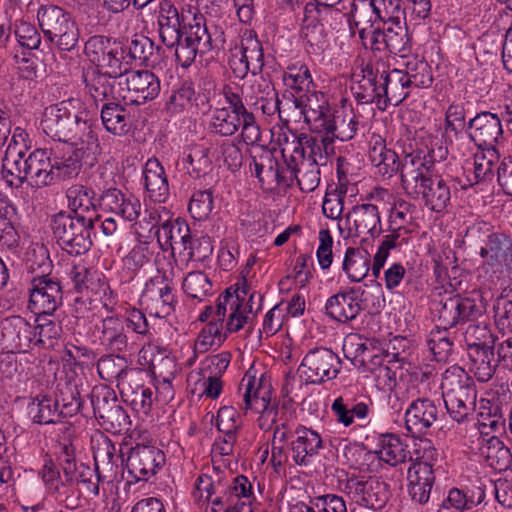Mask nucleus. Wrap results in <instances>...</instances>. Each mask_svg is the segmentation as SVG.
<instances>
[{
	"label": "nucleus",
	"instance_id": "obj_1",
	"mask_svg": "<svg viewBox=\"0 0 512 512\" xmlns=\"http://www.w3.org/2000/svg\"><path fill=\"white\" fill-rule=\"evenodd\" d=\"M245 296V289H237L234 293L226 290L219 296L215 321H210L199 333L194 345L196 352L205 353L223 342L225 336L222 334V329L228 311L226 328L230 333L238 332L253 322L262 307L263 296L256 292L251 293L249 299H245Z\"/></svg>",
	"mask_w": 512,
	"mask_h": 512
},
{
	"label": "nucleus",
	"instance_id": "obj_2",
	"mask_svg": "<svg viewBox=\"0 0 512 512\" xmlns=\"http://www.w3.org/2000/svg\"><path fill=\"white\" fill-rule=\"evenodd\" d=\"M2 176L10 186H21L25 181L42 188L56 183L50 150L29 151L23 131L17 128L2 159Z\"/></svg>",
	"mask_w": 512,
	"mask_h": 512
},
{
	"label": "nucleus",
	"instance_id": "obj_3",
	"mask_svg": "<svg viewBox=\"0 0 512 512\" xmlns=\"http://www.w3.org/2000/svg\"><path fill=\"white\" fill-rule=\"evenodd\" d=\"M158 25L162 42L167 47H175L176 61L184 68L195 61L197 54H207L216 46L202 14H194L190 19L158 17Z\"/></svg>",
	"mask_w": 512,
	"mask_h": 512
},
{
	"label": "nucleus",
	"instance_id": "obj_4",
	"mask_svg": "<svg viewBox=\"0 0 512 512\" xmlns=\"http://www.w3.org/2000/svg\"><path fill=\"white\" fill-rule=\"evenodd\" d=\"M401 182L409 196L421 197L425 206L434 212H442L450 202V187L441 176L432 174L421 157L407 155L404 158Z\"/></svg>",
	"mask_w": 512,
	"mask_h": 512
},
{
	"label": "nucleus",
	"instance_id": "obj_5",
	"mask_svg": "<svg viewBox=\"0 0 512 512\" xmlns=\"http://www.w3.org/2000/svg\"><path fill=\"white\" fill-rule=\"evenodd\" d=\"M41 126L58 142L86 144V149L99 150L98 137L92 126L78 114L71 113L66 102L46 108Z\"/></svg>",
	"mask_w": 512,
	"mask_h": 512
},
{
	"label": "nucleus",
	"instance_id": "obj_6",
	"mask_svg": "<svg viewBox=\"0 0 512 512\" xmlns=\"http://www.w3.org/2000/svg\"><path fill=\"white\" fill-rule=\"evenodd\" d=\"M91 448L95 469L92 470L83 463H76L74 479L69 483L72 485L79 482L88 483L91 493L97 496L100 483H109L116 478L119 456L114 443L103 433H97L91 437Z\"/></svg>",
	"mask_w": 512,
	"mask_h": 512
},
{
	"label": "nucleus",
	"instance_id": "obj_7",
	"mask_svg": "<svg viewBox=\"0 0 512 512\" xmlns=\"http://www.w3.org/2000/svg\"><path fill=\"white\" fill-rule=\"evenodd\" d=\"M384 13H376L383 20V27L372 32V48L374 50H388L394 55L406 57L411 51L410 38L405 22V12L401 8L400 0H382Z\"/></svg>",
	"mask_w": 512,
	"mask_h": 512
},
{
	"label": "nucleus",
	"instance_id": "obj_8",
	"mask_svg": "<svg viewBox=\"0 0 512 512\" xmlns=\"http://www.w3.org/2000/svg\"><path fill=\"white\" fill-rule=\"evenodd\" d=\"M445 407L458 423L467 419L476 407L477 391L474 380L459 366L448 368L441 382Z\"/></svg>",
	"mask_w": 512,
	"mask_h": 512
},
{
	"label": "nucleus",
	"instance_id": "obj_9",
	"mask_svg": "<svg viewBox=\"0 0 512 512\" xmlns=\"http://www.w3.org/2000/svg\"><path fill=\"white\" fill-rule=\"evenodd\" d=\"M92 217L78 214L59 213L53 219V234L58 245L70 255L78 256L88 252L92 246Z\"/></svg>",
	"mask_w": 512,
	"mask_h": 512
},
{
	"label": "nucleus",
	"instance_id": "obj_10",
	"mask_svg": "<svg viewBox=\"0 0 512 512\" xmlns=\"http://www.w3.org/2000/svg\"><path fill=\"white\" fill-rule=\"evenodd\" d=\"M41 31L60 51L73 50L79 41V30L70 14L59 6H42L37 13Z\"/></svg>",
	"mask_w": 512,
	"mask_h": 512
},
{
	"label": "nucleus",
	"instance_id": "obj_11",
	"mask_svg": "<svg viewBox=\"0 0 512 512\" xmlns=\"http://www.w3.org/2000/svg\"><path fill=\"white\" fill-rule=\"evenodd\" d=\"M338 484L351 501L372 510H381L390 497L388 484L377 477L346 473L339 477Z\"/></svg>",
	"mask_w": 512,
	"mask_h": 512
},
{
	"label": "nucleus",
	"instance_id": "obj_12",
	"mask_svg": "<svg viewBox=\"0 0 512 512\" xmlns=\"http://www.w3.org/2000/svg\"><path fill=\"white\" fill-rule=\"evenodd\" d=\"M481 307L473 298L444 293L432 300L431 311L437 328L446 331L480 316Z\"/></svg>",
	"mask_w": 512,
	"mask_h": 512
},
{
	"label": "nucleus",
	"instance_id": "obj_13",
	"mask_svg": "<svg viewBox=\"0 0 512 512\" xmlns=\"http://www.w3.org/2000/svg\"><path fill=\"white\" fill-rule=\"evenodd\" d=\"M423 454L416 450L415 460L408 468V490L413 501L423 505L429 501L435 483V474L432 462L435 460L436 449L431 442H423Z\"/></svg>",
	"mask_w": 512,
	"mask_h": 512
},
{
	"label": "nucleus",
	"instance_id": "obj_14",
	"mask_svg": "<svg viewBox=\"0 0 512 512\" xmlns=\"http://www.w3.org/2000/svg\"><path fill=\"white\" fill-rule=\"evenodd\" d=\"M341 369V360L331 349L314 348L304 356L299 372L306 382L321 384L336 378Z\"/></svg>",
	"mask_w": 512,
	"mask_h": 512
},
{
	"label": "nucleus",
	"instance_id": "obj_15",
	"mask_svg": "<svg viewBox=\"0 0 512 512\" xmlns=\"http://www.w3.org/2000/svg\"><path fill=\"white\" fill-rule=\"evenodd\" d=\"M56 182L76 177L85 156L95 155L99 150L86 149V144L58 142L50 149Z\"/></svg>",
	"mask_w": 512,
	"mask_h": 512
},
{
	"label": "nucleus",
	"instance_id": "obj_16",
	"mask_svg": "<svg viewBox=\"0 0 512 512\" xmlns=\"http://www.w3.org/2000/svg\"><path fill=\"white\" fill-rule=\"evenodd\" d=\"M294 105L312 130L322 133V131L331 132L335 129L333 113L323 93L308 91L305 95L295 98Z\"/></svg>",
	"mask_w": 512,
	"mask_h": 512
},
{
	"label": "nucleus",
	"instance_id": "obj_17",
	"mask_svg": "<svg viewBox=\"0 0 512 512\" xmlns=\"http://www.w3.org/2000/svg\"><path fill=\"white\" fill-rule=\"evenodd\" d=\"M243 388L242 403H239L240 409L245 413L248 411L259 413L261 414L260 419L266 416L272 417V421L275 422L274 417L277 410L274 405H271V387L264 383L263 377L256 379L254 376L246 374L240 383L239 390Z\"/></svg>",
	"mask_w": 512,
	"mask_h": 512
},
{
	"label": "nucleus",
	"instance_id": "obj_18",
	"mask_svg": "<svg viewBox=\"0 0 512 512\" xmlns=\"http://www.w3.org/2000/svg\"><path fill=\"white\" fill-rule=\"evenodd\" d=\"M28 308L36 315H52L61 305L63 292L55 277L32 278Z\"/></svg>",
	"mask_w": 512,
	"mask_h": 512
},
{
	"label": "nucleus",
	"instance_id": "obj_19",
	"mask_svg": "<svg viewBox=\"0 0 512 512\" xmlns=\"http://www.w3.org/2000/svg\"><path fill=\"white\" fill-rule=\"evenodd\" d=\"M85 89L96 104L125 100L123 77L103 73L100 69H90L83 73Z\"/></svg>",
	"mask_w": 512,
	"mask_h": 512
},
{
	"label": "nucleus",
	"instance_id": "obj_20",
	"mask_svg": "<svg viewBox=\"0 0 512 512\" xmlns=\"http://www.w3.org/2000/svg\"><path fill=\"white\" fill-rule=\"evenodd\" d=\"M142 301L151 315L158 318L169 316L177 303L172 282L165 275L154 276L145 285Z\"/></svg>",
	"mask_w": 512,
	"mask_h": 512
},
{
	"label": "nucleus",
	"instance_id": "obj_21",
	"mask_svg": "<svg viewBox=\"0 0 512 512\" xmlns=\"http://www.w3.org/2000/svg\"><path fill=\"white\" fill-rule=\"evenodd\" d=\"M166 462L165 454L155 446L137 444L130 449L126 467L136 481H146L156 475Z\"/></svg>",
	"mask_w": 512,
	"mask_h": 512
},
{
	"label": "nucleus",
	"instance_id": "obj_22",
	"mask_svg": "<svg viewBox=\"0 0 512 512\" xmlns=\"http://www.w3.org/2000/svg\"><path fill=\"white\" fill-rule=\"evenodd\" d=\"M346 221L351 224L345 231L339 226L344 238L370 235L375 237L381 232V218L377 205L363 203L353 206L345 215Z\"/></svg>",
	"mask_w": 512,
	"mask_h": 512
},
{
	"label": "nucleus",
	"instance_id": "obj_23",
	"mask_svg": "<svg viewBox=\"0 0 512 512\" xmlns=\"http://www.w3.org/2000/svg\"><path fill=\"white\" fill-rule=\"evenodd\" d=\"M467 133L478 148H496L503 138L500 117L489 111L479 112L467 123Z\"/></svg>",
	"mask_w": 512,
	"mask_h": 512
},
{
	"label": "nucleus",
	"instance_id": "obj_24",
	"mask_svg": "<svg viewBox=\"0 0 512 512\" xmlns=\"http://www.w3.org/2000/svg\"><path fill=\"white\" fill-rule=\"evenodd\" d=\"M240 57L233 55L230 67L237 78L243 79L249 72L253 76L261 74L264 67L262 43L249 33L241 41Z\"/></svg>",
	"mask_w": 512,
	"mask_h": 512
},
{
	"label": "nucleus",
	"instance_id": "obj_25",
	"mask_svg": "<svg viewBox=\"0 0 512 512\" xmlns=\"http://www.w3.org/2000/svg\"><path fill=\"white\" fill-rule=\"evenodd\" d=\"M126 102L143 104L155 99L161 90L159 78L149 70L126 72L124 77Z\"/></svg>",
	"mask_w": 512,
	"mask_h": 512
},
{
	"label": "nucleus",
	"instance_id": "obj_26",
	"mask_svg": "<svg viewBox=\"0 0 512 512\" xmlns=\"http://www.w3.org/2000/svg\"><path fill=\"white\" fill-rule=\"evenodd\" d=\"M332 143V137L325 133L317 136L302 133L292 142V146L288 147L289 161L295 163L315 160L317 165H320V162L326 160L327 150Z\"/></svg>",
	"mask_w": 512,
	"mask_h": 512
},
{
	"label": "nucleus",
	"instance_id": "obj_27",
	"mask_svg": "<svg viewBox=\"0 0 512 512\" xmlns=\"http://www.w3.org/2000/svg\"><path fill=\"white\" fill-rule=\"evenodd\" d=\"M378 84H380V93L384 105L388 103L398 105L405 100L410 91L406 75L403 70H389L384 62L377 61Z\"/></svg>",
	"mask_w": 512,
	"mask_h": 512
},
{
	"label": "nucleus",
	"instance_id": "obj_28",
	"mask_svg": "<svg viewBox=\"0 0 512 512\" xmlns=\"http://www.w3.org/2000/svg\"><path fill=\"white\" fill-rule=\"evenodd\" d=\"M438 407L429 398L412 401L405 412V426L413 436L426 435L438 419Z\"/></svg>",
	"mask_w": 512,
	"mask_h": 512
},
{
	"label": "nucleus",
	"instance_id": "obj_29",
	"mask_svg": "<svg viewBox=\"0 0 512 512\" xmlns=\"http://www.w3.org/2000/svg\"><path fill=\"white\" fill-rule=\"evenodd\" d=\"M320 19L317 4L307 2L303 7L301 35L308 52L315 55L321 54L328 46L327 33Z\"/></svg>",
	"mask_w": 512,
	"mask_h": 512
},
{
	"label": "nucleus",
	"instance_id": "obj_30",
	"mask_svg": "<svg viewBox=\"0 0 512 512\" xmlns=\"http://www.w3.org/2000/svg\"><path fill=\"white\" fill-rule=\"evenodd\" d=\"M250 90L251 95L245 96V100L253 113L261 111L264 115L273 116L280 112L278 93L270 78L259 76L250 85Z\"/></svg>",
	"mask_w": 512,
	"mask_h": 512
},
{
	"label": "nucleus",
	"instance_id": "obj_31",
	"mask_svg": "<svg viewBox=\"0 0 512 512\" xmlns=\"http://www.w3.org/2000/svg\"><path fill=\"white\" fill-rule=\"evenodd\" d=\"M99 206L103 211L113 213L128 221L136 220L141 211V203L136 197L117 188H109L104 191L99 198Z\"/></svg>",
	"mask_w": 512,
	"mask_h": 512
},
{
	"label": "nucleus",
	"instance_id": "obj_32",
	"mask_svg": "<svg viewBox=\"0 0 512 512\" xmlns=\"http://www.w3.org/2000/svg\"><path fill=\"white\" fill-rule=\"evenodd\" d=\"M356 291V288L352 287L329 297L325 304L326 314L342 323L355 319L362 310L361 300Z\"/></svg>",
	"mask_w": 512,
	"mask_h": 512
},
{
	"label": "nucleus",
	"instance_id": "obj_33",
	"mask_svg": "<svg viewBox=\"0 0 512 512\" xmlns=\"http://www.w3.org/2000/svg\"><path fill=\"white\" fill-rule=\"evenodd\" d=\"M99 341L107 350L124 352L130 348L129 337L125 329V321L117 316L104 318L97 326Z\"/></svg>",
	"mask_w": 512,
	"mask_h": 512
},
{
	"label": "nucleus",
	"instance_id": "obj_34",
	"mask_svg": "<svg viewBox=\"0 0 512 512\" xmlns=\"http://www.w3.org/2000/svg\"><path fill=\"white\" fill-rule=\"evenodd\" d=\"M480 255L486 262L498 269L511 268L512 240L504 233L494 232L487 236L485 245L481 247Z\"/></svg>",
	"mask_w": 512,
	"mask_h": 512
},
{
	"label": "nucleus",
	"instance_id": "obj_35",
	"mask_svg": "<svg viewBox=\"0 0 512 512\" xmlns=\"http://www.w3.org/2000/svg\"><path fill=\"white\" fill-rule=\"evenodd\" d=\"M320 18H334L335 21L342 23L344 20L348 22L350 26L359 25L360 13L365 10H372L375 13H379V8L375 6L373 0H355L345 1L342 0V4H337L332 7H319Z\"/></svg>",
	"mask_w": 512,
	"mask_h": 512
},
{
	"label": "nucleus",
	"instance_id": "obj_36",
	"mask_svg": "<svg viewBox=\"0 0 512 512\" xmlns=\"http://www.w3.org/2000/svg\"><path fill=\"white\" fill-rule=\"evenodd\" d=\"M143 181L148 197L163 203L169 197V184L164 167L156 158L147 160L143 169Z\"/></svg>",
	"mask_w": 512,
	"mask_h": 512
},
{
	"label": "nucleus",
	"instance_id": "obj_37",
	"mask_svg": "<svg viewBox=\"0 0 512 512\" xmlns=\"http://www.w3.org/2000/svg\"><path fill=\"white\" fill-rule=\"evenodd\" d=\"M294 434L296 439L290 443L292 458L297 465H306L322 448V439L316 431L301 425L297 426Z\"/></svg>",
	"mask_w": 512,
	"mask_h": 512
},
{
	"label": "nucleus",
	"instance_id": "obj_38",
	"mask_svg": "<svg viewBox=\"0 0 512 512\" xmlns=\"http://www.w3.org/2000/svg\"><path fill=\"white\" fill-rule=\"evenodd\" d=\"M157 241L162 250H172L173 255L178 252L181 256L188 241H190V229L184 222L169 223L167 220L156 231Z\"/></svg>",
	"mask_w": 512,
	"mask_h": 512
},
{
	"label": "nucleus",
	"instance_id": "obj_39",
	"mask_svg": "<svg viewBox=\"0 0 512 512\" xmlns=\"http://www.w3.org/2000/svg\"><path fill=\"white\" fill-rule=\"evenodd\" d=\"M288 152V147H284L281 150L282 157L284 158L287 169L291 174V178H295L297 180V183L303 192L314 191L320 183L319 165H317L315 160H302L290 163Z\"/></svg>",
	"mask_w": 512,
	"mask_h": 512
},
{
	"label": "nucleus",
	"instance_id": "obj_40",
	"mask_svg": "<svg viewBox=\"0 0 512 512\" xmlns=\"http://www.w3.org/2000/svg\"><path fill=\"white\" fill-rule=\"evenodd\" d=\"M120 101L104 103L101 108V120L105 129L113 135H126L131 127V115Z\"/></svg>",
	"mask_w": 512,
	"mask_h": 512
},
{
	"label": "nucleus",
	"instance_id": "obj_41",
	"mask_svg": "<svg viewBox=\"0 0 512 512\" xmlns=\"http://www.w3.org/2000/svg\"><path fill=\"white\" fill-rule=\"evenodd\" d=\"M3 335L19 350H27L35 344L34 327L21 316H12L3 324Z\"/></svg>",
	"mask_w": 512,
	"mask_h": 512
},
{
	"label": "nucleus",
	"instance_id": "obj_42",
	"mask_svg": "<svg viewBox=\"0 0 512 512\" xmlns=\"http://www.w3.org/2000/svg\"><path fill=\"white\" fill-rule=\"evenodd\" d=\"M371 256L362 248L348 247L342 262V270L351 282H361L368 274Z\"/></svg>",
	"mask_w": 512,
	"mask_h": 512
},
{
	"label": "nucleus",
	"instance_id": "obj_43",
	"mask_svg": "<svg viewBox=\"0 0 512 512\" xmlns=\"http://www.w3.org/2000/svg\"><path fill=\"white\" fill-rule=\"evenodd\" d=\"M378 71L379 69L376 66V62L374 64L366 65L362 70V79L358 82L357 86L352 88L354 96L359 103H381L382 97L380 93V84H378Z\"/></svg>",
	"mask_w": 512,
	"mask_h": 512
},
{
	"label": "nucleus",
	"instance_id": "obj_44",
	"mask_svg": "<svg viewBox=\"0 0 512 512\" xmlns=\"http://www.w3.org/2000/svg\"><path fill=\"white\" fill-rule=\"evenodd\" d=\"M369 158L375 166L377 173L383 177L390 178L402 169L403 163L400 165L397 154L387 149L381 139H377L370 148Z\"/></svg>",
	"mask_w": 512,
	"mask_h": 512
},
{
	"label": "nucleus",
	"instance_id": "obj_45",
	"mask_svg": "<svg viewBox=\"0 0 512 512\" xmlns=\"http://www.w3.org/2000/svg\"><path fill=\"white\" fill-rule=\"evenodd\" d=\"M471 365L470 371L479 382H488L494 375L498 365L495 359L494 347L470 350L468 352Z\"/></svg>",
	"mask_w": 512,
	"mask_h": 512
},
{
	"label": "nucleus",
	"instance_id": "obj_46",
	"mask_svg": "<svg viewBox=\"0 0 512 512\" xmlns=\"http://www.w3.org/2000/svg\"><path fill=\"white\" fill-rule=\"evenodd\" d=\"M24 265L28 272L35 274L33 278L48 277L51 274L52 262L47 248L40 243H32L26 249Z\"/></svg>",
	"mask_w": 512,
	"mask_h": 512
},
{
	"label": "nucleus",
	"instance_id": "obj_47",
	"mask_svg": "<svg viewBox=\"0 0 512 512\" xmlns=\"http://www.w3.org/2000/svg\"><path fill=\"white\" fill-rule=\"evenodd\" d=\"M29 414L38 424L56 423L63 417L59 409V400L48 396L37 397L29 405Z\"/></svg>",
	"mask_w": 512,
	"mask_h": 512
},
{
	"label": "nucleus",
	"instance_id": "obj_48",
	"mask_svg": "<svg viewBox=\"0 0 512 512\" xmlns=\"http://www.w3.org/2000/svg\"><path fill=\"white\" fill-rule=\"evenodd\" d=\"M153 373L157 377L156 393L157 398L163 402L168 403L174 398V389L172 386V380L174 379L173 371H162V368H175L176 364L169 358H162L161 361L156 365L153 364Z\"/></svg>",
	"mask_w": 512,
	"mask_h": 512
},
{
	"label": "nucleus",
	"instance_id": "obj_49",
	"mask_svg": "<svg viewBox=\"0 0 512 512\" xmlns=\"http://www.w3.org/2000/svg\"><path fill=\"white\" fill-rule=\"evenodd\" d=\"M377 454L380 460L391 466H397L398 464L407 461L413 462L415 460L410 452L406 450V446L402 443L400 438L396 436L385 438Z\"/></svg>",
	"mask_w": 512,
	"mask_h": 512
},
{
	"label": "nucleus",
	"instance_id": "obj_50",
	"mask_svg": "<svg viewBox=\"0 0 512 512\" xmlns=\"http://www.w3.org/2000/svg\"><path fill=\"white\" fill-rule=\"evenodd\" d=\"M388 232L389 234L384 236L373 258L372 274L375 278L380 276L381 269L384 267V264L390 254V250L401 247L406 243V234L403 232H394L391 231L390 228H388Z\"/></svg>",
	"mask_w": 512,
	"mask_h": 512
},
{
	"label": "nucleus",
	"instance_id": "obj_51",
	"mask_svg": "<svg viewBox=\"0 0 512 512\" xmlns=\"http://www.w3.org/2000/svg\"><path fill=\"white\" fill-rule=\"evenodd\" d=\"M128 362L124 356L105 355L97 362L99 376L108 382L119 381L127 374Z\"/></svg>",
	"mask_w": 512,
	"mask_h": 512
},
{
	"label": "nucleus",
	"instance_id": "obj_52",
	"mask_svg": "<svg viewBox=\"0 0 512 512\" xmlns=\"http://www.w3.org/2000/svg\"><path fill=\"white\" fill-rule=\"evenodd\" d=\"M251 95L250 86L248 88L242 87L240 91L232 86L225 85L223 87V96L228 107H223L227 112L235 114L240 118H244L253 113L251 106L245 100V96Z\"/></svg>",
	"mask_w": 512,
	"mask_h": 512
},
{
	"label": "nucleus",
	"instance_id": "obj_53",
	"mask_svg": "<svg viewBox=\"0 0 512 512\" xmlns=\"http://www.w3.org/2000/svg\"><path fill=\"white\" fill-rule=\"evenodd\" d=\"M494 311L498 330L503 334L512 332V285L502 291L496 300Z\"/></svg>",
	"mask_w": 512,
	"mask_h": 512
},
{
	"label": "nucleus",
	"instance_id": "obj_54",
	"mask_svg": "<svg viewBox=\"0 0 512 512\" xmlns=\"http://www.w3.org/2000/svg\"><path fill=\"white\" fill-rule=\"evenodd\" d=\"M90 402L96 419H99L120 404L115 391L104 385L95 386L92 389Z\"/></svg>",
	"mask_w": 512,
	"mask_h": 512
},
{
	"label": "nucleus",
	"instance_id": "obj_55",
	"mask_svg": "<svg viewBox=\"0 0 512 512\" xmlns=\"http://www.w3.org/2000/svg\"><path fill=\"white\" fill-rule=\"evenodd\" d=\"M480 151L474 156V178L475 182L490 179L493 176V169L498 162L500 155L496 148H479Z\"/></svg>",
	"mask_w": 512,
	"mask_h": 512
},
{
	"label": "nucleus",
	"instance_id": "obj_56",
	"mask_svg": "<svg viewBox=\"0 0 512 512\" xmlns=\"http://www.w3.org/2000/svg\"><path fill=\"white\" fill-rule=\"evenodd\" d=\"M413 210L414 206L411 203L405 200L396 201L390 209L388 228L394 232L400 231L408 234V226L413 221Z\"/></svg>",
	"mask_w": 512,
	"mask_h": 512
},
{
	"label": "nucleus",
	"instance_id": "obj_57",
	"mask_svg": "<svg viewBox=\"0 0 512 512\" xmlns=\"http://www.w3.org/2000/svg\"><path fill=\"white\" fill-rule=\"evenodd\" d=\"M488 464L497 471L506 470L512 463V454L502 441L492 437L483 452Z\"/></svg>",
	"mask_w": 512,
	"mask_h": 512
},
{
	"label": "nucleus",
	"instance_id": "obj_58",
	"mask_svg": "<svg viewBox=\"0 0 512 512\" xmlns=\"http://www.w3.org/2000/svg\"><path fill=\"white\" fill-rule=\"evenodd\" d=\"M242 118L227 112L226 109H216L212 115L210 127L212 132L220 136H232L241 126Z\"/></svg>",
	"mask_w": 512,
	"mask_h": 512
},
{
	"label": "nucleus",
	"instance_id": "obj_59",
	"mask_svg": "<svg viewBox=\"0 0 512 512\" xmlns=\"http://www.w3.org/2000/svg\"><path fill=\"white\" fill-rule=\"evenodd\" d=\"M404 74L406 75L409 88H428L433 82L431 68L423 60L408 62Z\"/></svg>",
	"mask_w": 512,
	"mask_h": 512
},
{
	"label": "nucleus",
	"instance_id": "obj_60",
	"mask_svg": "<svg viewBox=\"0 0 512 512\" xmlns=\"http://www.w3.org/2000/svg\"><path fill=\"white\" fill-rule=\"evenodd\" d=\"M49 315H38L36 319L37 325L34 327L35 345L43 347H52L55 340L60 336L61 327L53 320L48 318Z\"/></svg>",
	"mask_w": 512,
	"mask_h": 512
},
{
	"label": "nucleus",
	"instance_id": "obj_61",
	"mask_svg": "<svg viewBox=\"0 0 512 512\" xmlns=\"http://www.w3.org/2000/svg\"><path fill=\"white\" fill-rule=\"evenodd\" d=\"M283 81L286 86L296 92H308L312 84V77L306 65H291L284 72Z\"/></svg>",
	"mask_w": 512,
	"mask_h": 512
},
{
	"label": "nucleus",
	"instance_id": "obj_62",
	"mask_svg": "<svg viewBox=\"0 0 512 512\" xmlns=\"http://www.w3.org/2000/svg\"><path fill=\"white\" fill-rule=\"evenodd\" d=\"M123 59V49L120 43L115 41L94 69H100L103 73L117 77H124L126 72L123 71Z\"/></svg>",
	"mask_w": 512,
	"mask_h": 512
},
{
	"label": "nucleus",
	"instance_id": "obj_63",
	"mask_svg": "<svg viewBox=\"0 0 512 512\" xmlns=\"http://www.w3.org/2000/svg\"><path fill=\"white\" fill-rule=\"evenodd\" d=\"M212 284L209 277L201 272H190L183 281V289L185 293L195 299L202 300L209 294Z\"/></svg>",
	"mask_w": 512,
	"mask_h": 512
},
{
	"label": "nucleus",
	"instance_id": "obj_64",
	"mask_svg": "<svg viewBox=\"0 0 512 512\" xmlns=\"http://www.w3.org/2000/svg\"><path fill=\"white\" fill-rule=\"evenodd\" d=\"M97 420L106 431L112 433L127 432L131 426L129 416L120 404Z\"/></svg>",
	"mask_w": 512,
	"mask_h": 512
}]
</instances>
